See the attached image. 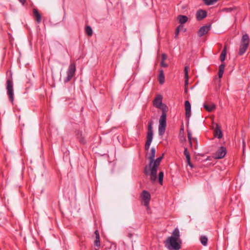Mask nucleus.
I'll return each instance as SVG.
<instances>
[{
    "label": "nucleus",
    "instance_id": "nucleus-24",
    "mask_svg": "<svg viewBox=\"0 0 250 250\" xmlns=\"http://www.w3.org/2000/svg\"><path fill=\"white\" fill-rule=\"evenodd\" d=\"M226 54H227V46H225L224 49H223V50L221 52L220 57V61L222 62H223L225 61L226 56Z\"/></svg>",
    "mask_w": 250,
    "mask_h": 250
},
{
    "label": "nucleus",
    "instance_id": "nucleus-15",
    "mask_svg": "<svg viewBox=\"0 0 250 250\" xmlns=\"http://www.w3.org/2000/svg\"><path fill=\"white\" fill-rule=\"evenodd\" d=\"M214 135L218 139H221L223 137V133L221 130L220 126L217 124L214 131Z\"/></svg>",
    "mask_w": 250,
    "mask_h": 250
},
{
    "label": "nucleus",
    "instance_id": "nucleus-13",
    "mask_svg": "<svg viewBox=\"0 0 250 250\" xmlns=\"http://www.w3.org/2000/svg\"><path fill=\"white\" fill-rule=\"evenodd\" d=\"M153 104L157 108H162V97L161 95H158L155 98L153 101Z\"/></svg>",
    "mask_w": 250,
    "mask_h": 250
},
{
    "label": "nucleus",
    "instance_id": "nucleus-7",
    "mask_svg": "<svg viewBox=\"0 0 250 250\" xmlns=\"http://www.w3.org/2000/svg\"><path fill=\"white\" fill-rule=\"evenodd\" d=\"M141 197L144 202V206L148 207L149 201L151 198L150 193L146 190H143L141 193Z\"/></svg>",
    "mask_w": 250,
    "mask_h": 250
},
{
    "label": "nucleus",
    "instance_id": "nucleus-23",
    "mask_svg": "<svg viewBox=\"0 0 250 250\" xmlns=\"http://www.w3.org/2000/svg\"><path fill=\"white\" fill-rule=\"evenodd\" d=\"M178 19L179 20V23L181 24H182L186 23L188 21V18L186 16L179 15L178 17Z\"/></svg>",
    "mask_w": 250,
    "mask_h": 250
},
{
    "label": "nucleus",
    "instance_id": "nucleus-36",
    "mask_svg": "<svg viewBox=\"0 0 250 250\" xmlns=\"http://www.w3.org/2000/svg\"><path fill=\"white\" fill-rule=\"evenodd\" d=\"M161 66L162 67H167V65L165 62H161Z\"/></svg>",
    "mask_w": 250,
    "mask_h": 250
},
{
    "label": "nucleus",
    "instance_id": "nucleus-32",
    "mask_svg": "<svg viewBox=\"0 0 250 250\" xmlns=\"http://www.w3.org/2000/svg\"><path fill=\"white\" fill-rule=\"evenodd\" d=\"M180 28H183V26L181 25H179L176 29V31H175V37H176L179 33V32H180Z\"/></svg>",
    "mask_w": 250,
    "mask_h": 250
},
{
    "label": "nucleus",
    "instance_id": "nucleus-3",
    "mask_svg": "<svg viewBox=\"0 0 250 250\" xmlns=\"http://www.w3.org/2000/svg\"><path fill=\"white\" fill-rule=\"evenodd\" d=\"M250 44V38L248 34H245L242 36L240 41L238 55L242 56L247 51Z\"/></svg>",
    "mask_w": 250,
    "mask_h": 250
},
{
    "label": "nucleus",
    "instance_id": "nucleus-1",
    "mask_svg": "<svg viewBox=\"0 0 250 250\" xmlns=\"http://www.w3.org/2000/svg\"><path fill=\"white\" fill-rule=\"evenodd\" d=\"M165 246L169 250H179L181 248L182 241L180 238V231L175 228L172 235L168 237L165 242Z\"/></svg>",
    "mask_w": 250,
    "mask_h": 250
},
{
    "label": "nucleus",
    "instance_id": "nucleus-34",
    "mask_svg": "<svg viewBox=\"0 0 250 250\" xmlns=\"http://www.w3.org/2000/svg\"><path fill=\"white\" fill-rule=\"evenodd\" d=\"M225 67V64L224 63H222L219 66V70H223V71H224Z\"/></svg>",
    "mask_w": 250,
    "mask_h": 250
},
{
    "label": "nucleus",
    "instance_id": "nucleus-2",
    "mask_svg": "<svg viewBox=\"0 0 250 250\" xmlns=\"http://www.w3.org/2000/svg\"><path fill=\"white\" fill-rule=\"evenodd\" d=\"M163 158L162 156L157 158L156 160L154 159L152 166H146L144 169V173L146 175L150 176V179L152 182H155L157 179V168L160 164L161 161Z\"/></svg>",
    "mask_w": 250,
    "mask_h": 250
},
{
    "label": "nucleus",
    "instance_id": "nucleus-18",
    "mask_svg": "<svg viewBox=\"0 0 250 250\" xmlns=\"http://www.w3.org/2000/svg\"><path fill=\"white\" fill-rule=\"evenodd\" d=\"M188 138L189 141V145L191 147H192V143H195L196 144V146H195V149L197 148V140L196 138H192V134L190 132L188 131Z\"/></svg>",
    "mask_w": 250,
    "mask_h": 250
},
{
    "label": "nucleus",
    "instance_id": "nucleus-19",
    "mask_svg": "<svg viewBox=\"0 0 250 250\" xmlns=\"http://www.w3.org/2000/svg\"><path fill=\"white\" fill-rule=\"evenodd\" d=\"M33 13L35 18L36 21L38 23H40L41 22V15L39 13L38 10L36 8L33 9Z\"/></svg>",
    "mask_w": 250,
    "mask_h": 250
},
{
    "label": "nucleus",
    "instance_id": "nucleus-16",
    "mask_svg": "<svg viewBox=\"0 0 250 250\" xmlns=\"http://www.w3.org/2000/svg\"><path fill=\"white\" fill-rule=\"evenodd\" d=\"M184 154L186 158L187 163L188 165L191 168L193 167V166L190 162V153L188 152V148L187 147H185L184 149Z\"/></svg>",
    "mask_w": 250,
    "mask_h": 250
},
{
    "label": "nucleus",
    "instance_id": "nucleus-29",
    "mask_svg": "<svg viewBox=\"0 0 250 250\" xmlns=\"http://www.w3.org/2000/svg\"><path fill=\"white\" fill-rule=\"evenodd\" d=\"M166 126H162L159 125V134L162 136L165 132Z\"/></svg>",
    "mask_w": 250,
    "mask_h": 250
},
{
    "label": "nucleus",
    "instance_id": "nucleus-8",
    "mask_svg": "<svg viewBox=\"0 0 250 250\" xmlns=\"http://www.w3.org/2000/svg\"><path fill=\"white\" fill-rule=\"evenodd\" d=\"M76 139L81 144H85L86 143L85 134L81 130H76L75 132Z\"/></svg>",
    "mask_w": 250,
    "mask_h": 250
},
{
    "label": "nucleus",
    "instance_id": "nucleus-38",
    "mask_svg": "<svg viewBox=\"0 0 250 250\" xmlns=\"http://www.w3.org/2000/svg\"><path fill=\"white\" fill-rule=\"evenodd\" d=\"M226 10L227 12H230L232 10V8H227L226 9Z\"/></svg>",
    "mask_w": 250,
    "mask_h": 250
},
{
    "label": "nucleus",
    "instance_id": "nucleus-10",
    "mask_svg": "<svg viewBox=\"0 0 250 250\" xmlns=\"http://www.w3.org/2000/svg\"><path fill=\"white\" fill-rule=\"evenodd\" d=\"M211 28L210 24L202 26L198 32V35L200 37L203 36L206 34Z\"/></svg>",
    "mask_w": 250,
    "mask_h": 250
},
{
    "label": "nucleus",
    "instance_id": "nucleus-37",
    "mask_svg": "<svg viewBox=\"0 0 250 250\" xmlns=\"http://www.w3.org/2000/svg\"><path fill=\"white\" fill-rule=\"evenodd\" d=\"M133 236V234L131 232H128L127 234V236L129 238H131Z\"/></svg>",
    "mask_w": 250,
    "mask_h": 250
},
{
    "label": "nucleus",
    "instance_id": "nucleus-14",
    "mask_svg": "<svg viewBox=\"0 0 250 250\" xmlns=\"http://www.w3.org/2000/svg\"><path fill=\"white\" fill-rule=\"evenodd\" d=\"M185 107L186 111V117L189 118L191 115V105L188 101H185Z\"/></svg>",
    "mask_w": 250,
    "mask_h": 250
},
{
    "label": "nucleus",
    "instance_id": "nucleus-33",
    "mask_svg": "<svg viewBox=\"0 0 250 250\" xmlns=\"http://www.w3.org/2000/svg\"><path fill=\"white\" fill-rule=\"evenodd\" d=\"M167 58V55L165 54H163L162 55V61L161 62H165V61Z\"/></svg>",
    "mask_w": 250,
    "mask_h": 250
},
{
    "label": "nucleus",
    "instance_id": "nucleus-9",
    "mask_svg": "<svg viewBox=\"0 0 250 250\" xmlns=\"http://www.w3.org/2000/svg\"><path fill=\"white\" fill-rule=\"evenodd\" d=\"M226 153V148L224 146H221L217 150L216 152L214 154V157L218 159H222L225 156Z\"/></svg>",
    "mask_w": 250,
    "mask_h": 250
},
{
    "label": "nucleus",
    "instance_id": "nucleus-39",
    "mask_svg": "<svg viewBox=\"0 0 250 250\" xmlns=\"http://www.w3.org/2000/svg\"><path fill=\"white\" fill-rule=\"evenodd\" d=\"M19 1L22 4V5H24L26 2L25 0H19Z\"/></svg>",
    "mask_w": 250,
    "mask_h": 250
},
{
    "label": "nucleus",
    "instance_id": "nucleus-31",
    "mask_svg": "<svg viewBox=\"0 0 250 250\" xmlns=\"http://www.w3.org/2000/svg\"><path fill=\"white\" fill-rule=\"evenodd\" d=\"M164 173L161 171L159 173L158 175V181L160 184L162 185L163 182Z\"/></svg>",
    "mask_w": 250,
    "mask_h": 250
},
{
    "label": "nucleus",
    "instance_id": "nucleus-20",
    "mask_svg": "<svg viewBox=\"0 0 250 250\" xmlns=\"http://www.w3.org/2000/svg\"><path fill=\"white\" fill-rule=\"evenodd\" d=\"M166 113L163 112L159 120V125L166 126Z\"/></svg>",
    "mask_w": 250,
    "mask_h": 250
},
{
    "label": "nucleus",
    "instance_id": "nucleus-6",
    "mask_svg": "<svg viewBox=\"0 0 250 250\" xmlns=\"http://www.w3.org/2000/svg\"><path fill=\"white\" fill-rule=\"evenodd\" d=\"M6 90L9 101L13 104L14 100V88L13 83L11 79H8L6 81Z\"/></svg>",
    "mask_w": 250,
    "mask_h": 250
},
{
    "label": "nucleus",
    "instance_id": "nucleus-26",
    "mask_svg": "<svg viewBox=\"0 0 250 250\" xmlns=\"http://www.w3.org/2000/svg\"><path fill=\"white\" fill-rule=\"evenodd\" d=\"M200 241L203 246H206L207 245L208 239L206 236H201L200 237Z\"/></svg>",
    "mask_w": 250,
    "mask_h": 250
},
{
    "label": "nucleus",
    "instance_id": "nucleus-40",
    "mask_svg": "<svg viewBox=\"0 0 250 250\" xmlns=\"http://www.w3.org/2000/svg\"><path fill=\"white\" fill-rule=\"evenodd\" d=\"M185 93L188 92V87H185Z\"/></svg>",
    "mask_w": 250,
    "mask_h": 250
},
{
    "label": "nucleus",
    "instance_id": "nucleus-25",
    "mask_svg": "<svg viewBox=\"0 0 250 250\" xmlns=\"http://www.w3.org/2000/svg\"><path fill=\"white\" fill-rule=\"evenodd\" d=\"M159 81L160 83L161 84H163L165 82V77L164 75L163 71L162 70H161L160 71V74L159 76Z\"/></svg>",
    "mask_w": 250,
    "mask_h": 250
},
{
    "label": "nucleus",
    "instance_id": "nucleus-11",
    "mask_svg": "<svg viewBox=\"0 0 250 250\" xmlns=\"http://www.w3.org/2000/svg\"><path fill=\"white\" fill-rule=\"evenodd\" d=\"M94 234H95V240L94 241V245L97 248V249H95V250H99L101 246L100 234L99 231L98 230H96L94 232Z\"/></svg>",
    "mask_w": 250,
    "mask_h": 250
},
{
    "label": "nucleus",
    "instance_id": "nucleus-4",
    "mask_svg": "<svg viewBox=\"0 0 250 250\" xmlns=\"http://www.w3.org/2000/svg\"><path fill=\"white\" fill-rule=\"evenodd\" d=\"M153 121H150L148 122L147 126V131L146 134V141L145 144V149L148 150L149 148L150 144L153 140Z\"/></svg>",
    "mask_w": 250,
    "mask_h": 250
},
{
    "label": "nucleus",
    "instance_id": "nucleus-22",
    "mask_svg": "<svg viewBox=\"0 0 250 250\" xmlns=\"http://www.w3.org/2000/svg\"><path fill=\"white\" fill-rule=\"evenodd\" d=\"M204 107H205L206 110L208 112H211L213 110H214L216 108L215 105L213 104H212L209 105L205 104L204 105Z\"/></svg>",
    "mask_w": 250,
    "mask_h": 250
},
{
    "label": "nucleus",
    "instance_id": "nucleus-5",
    "mask_svg": "<svg viewBox=\"0 0 250 250\" xmlns=\"http://www.w3.org/2000/svg\"><path fill=\"white\" fill-rule=\"evenodd\" d=\"M76 70V66L75 63L74 62H71L66 72L67 76L64 79L65 83L69 82L72 79L75 74Z\"/></svg>",
    "mask_w": 250,
    "mask_h": 250
},
{
    "label": "nucleus",
    "instance_id": "nucleus-27",
    "mask_svg": "<svg viewBox=\"0 0 250 250\" xmlns=\"http://www.w3.org/2000/svg\"><path fill=\"white\" fill-rule=\"evenodd\" d=\"M218 1V0H203L204 3L207 5H213Z\"/></svg>",
    "mask_w": 250,
    "mask_h": 250
},
{
    "label": "nucleus",
    "instance_id": "nucleus-17",
    "mask_svg": "<svg viewBox=\"0 0 250 250\" xmlns=\"http://www.w3.org/2000/svg\"><path fill=\"white\" fill-rule=\"evenodd\" d=\"M156 150L155 148L152 147L150 149V152L148 157V159L149 160V165L151 166L152 165L153 162L154 161V159L155 156Z\"/></svg>",
    "mask_w": 250,
    "mask_h": 250
},
{
    "label": "nucleus",
    "instance_id": "nucleus-28",
    "mask_svg": "<svg viewBox=\"0 0 250 250\" xmlns=\"http://www.w3.org/2000/svg\"><path fill=\"white\" fill-rule=\"evenodd\" d=\"M109 246L105 247V250H117L116 246L114 244H108Z\"/></svg>",
    "mask_w": 250,
    "mask_h": 250
},
{
    "label": "nucleus",
    "instance_id": "nucleus-12",
    "mask_svg": "<svg viewBox=\"0 0 250 250\" xmlns=\"http://www.w3.org/2000/svg\"><path fill=\"white\" fill-rule=\"evenodd\" d=\"M207 12L205 10H199L196 14V19L198 21H201L207 17Z\"/></svg>",
    "mask_w": 250,
    "mask_h": 250
},
{
    "label": "nucleus",
    "instance_id": "nucleus-30",
    "mask_svg": "<svg viewBox=\"0 0 250 250\" xmlns=\"http://www.w3.org/2000/svg\"><path fill=\"white\" fill-rule=\"evenodd\" d=\"M85 32L88 36H92L93 34L92 28L89 26H87L85 27Z\"/></svg>",
    "mask_w": 250,
    "mask_h": 250
},
{
    "label": "nucleus",
    "instance_id": "nucleus-35",
    "mask_svg": "<svg viewBox=\"0 0 250 250\" xmlns=\"http://www.w3.org/2000/svg\"><path fill=\"white\" fill-rule=\"evenodd\" d=\"M223 73H224L223 70H219V71H218V77H219V78H221L222 77Z\"/></svg>",
    "mask_w": 250,
    "mask_h": 250
},
{
    "label": "nucleus",
    "instance_id": "nucleus-21",
    "mask_svg": "<svg viewBox=\"0 0 250 250\" xmlns=\"http://www.w3.org/2000/svg\"><path fill=\"white\" fill-rule=\"evenodd\" d=\"M188 66H185L184 68L185 78V87H187L188 83Z\"/></svg>",
    "mask_w": 250,
    "mask_h": 250
}]
</instances>
